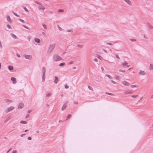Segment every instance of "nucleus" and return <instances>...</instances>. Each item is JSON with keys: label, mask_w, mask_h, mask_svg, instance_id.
I'll list each match as a JSON object with an SVG mask.
<instances>
[{"label": "nucleus", "mask_w": 153, "mask_h": 153, "mask_svg": "<svg viewBox=\"0 0 153 153\" xmlns=\"http://www.w3.org/2000/svg\"><path fill=\"white\" fill-rule=\"evenodd\" d=\"M58 81H59V79H58V77L56 76H55V80L54 81V82L56 84L57 83Z\"/></svg>", "instance_id": "nucleus-10"}, {"label": "nucleus", "mask_w": 153, "mask_h": 153, "mask_svg": "<svg viewBox=\"0 0 153 153\" xmlns=\"http://www.w3.org/2000/svg\"><path fill=\"white\" fill-rule=\"evenodd\" d=\"M42 33L43 35L46 36V34L44 32H42Z\"/></svg>", "instance_id": "nucleus-63"}, {"label": "nucleus", "mask_w": 153, "mask_h": 153, "mask_svg": "<svg viewBox=\"0 0 153 153\" xmlns=\"http://www.w3.org/2000/svg\"><path fill=\"white\" fill-rule=\"evenodd\" d=\"M8 69L10 71H11L13 69V67L12 66H9L8 67Z\"/></svg>", "instance_id": "nucleus-17"}, {"label": "nucleus", "mask_w": 153, "mask_h": 153, "mask_svg": "<svg viewBox=\"0 0 153 153\" xmlns=\"http://www.w3.org/2000/svg\"><path fill=\"white\" fill-rule=\"evenodd\" d=\"M122 83L125 86H129L130 85L129 83L128 82L126 81H123Z\"/></svg>", "instance_id": "nucleus-7"}, {"label": "nucleus", "mask_w": 153, "mask_h": 153, "mask_svg": "<svg viewBox=\"0 0 153 153\" xmlns=\"http://www.w3.org/2000/svg\"><path fill=\"white\" fill-rule=\"evenodd\" d=\"M150 98L151 99L153 98V94L150 97Z\"/></svg>", "instance_id": "nucleus-64"}, {"label": "nucleus", "mask_w": 153, "mask_h": 153, "mask_svg": "<svg viewBox=\"0 0 153 153\" xmlns=\"http://www.w3.org/2000/svg\"><path fill=\"white\" fill-rule=\"evenodd\" d=\"M65 88L67 89L69 88V86L68 85H67L65 84Z\"/></svg>", "instance_id": "nucleus-44"}, {"label": "nucleus", "mask_w": 153, "mask_h": 153, "mask_svg": "<svg viewBox=\"0 0 153 153\" xmlns=\"http://www.w3.org/2000/svg\"><path fill=\"white\" fill-rule=\"evenodd\" d=\"M16 56L18 57H20V55L18 53H17Z\"/></svg>", "instance_id": "nucleus-57"}, {"label": "nucleus", "mask_w": 153, "mask_h": 153, "mask_svg": "<svg viewBox=\"0 0 153 153\" xmlns=\"http://www.w3.org/2000/svg\"><path fill=\"white\" fill-rule=\"evenodd\" d=\"M31 139H32V138H31V137H28V140H31Z\"/></svg>", "instance_id": "nucleus-58"}, {"label": "nucleus", "mask_w": 153, "mask_h": 153, "mask_svg": "<svg viewBox=\"0 0 153 153\" xmlns=\"http://www.w3.org/2000/svg\"><path fill=\"white\" fill-rule=\"evenodd\" d=\"M46 72V69L45 67H43L42 68V74H45Z\"/></svg>", "instance_id": "nucleus-12"}, {"label": "nucleus", "mask_w": 153, "mask_h": 153, "mask_svg": "<svg viewBox=\"0 0 153 153\" xmlns=\"http://www.w3.org/2000/svg\"><path fill=\"white\" fill-rule=\"evenodd\" d=\"M106 76L108 77L110 79H111L112 78V77L109 75L106 74Z\"/></svg>", "instance_id": "nucleus-34"}, {"label": "nucleus", "mask_w": 153, "mask_h": 153, "mask_svg": "<svg viewBox=\"0 0 153 153\" xmlns=\"http://www.w3.org/2000/svg\"><path fill=\"white\" fill-rule=\"evenodd\" d=\"M105 94H108L109 95H114V94L112 93H108L107 92H105Z\"/></svg>", "instance_id": "nucleus-30"}, {"label": "nucleus", "mask_w": 153, "mask_h": 153, "mask_svg": "<svg viewBox=\"0 0 153 153\" xmlns=\"http://www.w3.org/2000/svg\"><path fill=\"white\" fill-rule=\"evenodd\" d=\"M17 151L16 150H13L12 152V153H16Z\"/></svg>", "instance_id": "nucleus-52"}, {"label": "nucleus", "mask_w": 153, "mask_h": 153, "mask_svg": "<svg viewBox=\"0 0 153 153\" xmlns=\"http://www.w3.org/2000/svg\"><path fill=\"white\" fill-rule=\"evenodd\" d=\"M98 56L97 57H98V58L99 59H101L100 58V57H101V56H100V55H98Z\"/></svg>", "instance_id": "nucleus-61"}, {"label": "nucleus", "mask_w": 153, "mask_h": 153, "mask_svg": "<svg viewBox=\"0 0 153 153\" xmlns=\"http://www.w3.org/2000/svg\"><path fill=\"white\" fill-rule=\"evenodd\" d=\"M23 26L25 28H26L27 29H29V27H28L27 26H26V25H23Z\"/></svg>", "instance_id": "nucleus-47"}, {"label": "nucleus", "mask_w": 153, "mask_h": 153, "mask_svg": "<svg viewBox=\"0 0 153 153\" xmlns=\"http://www.w3.org/2000/svg\"><path fill=\"white\" fill-rule=\"evenodd\" d=\"M10 35L13 38L16 39H18V37L13 33H11Z\"/></svg>", "instance_id": "nucleus-11"}, {"label": "nucleus", "mask_w": 153, "mask_h": 153, "mask_svg": "<svg viewBox=\"0 0 153 153\" xmlns=\"http://www.w3.org/2000/svg\"><path fill=\"white\" fill-rule=\"evenodd\" d=\"M106 44L111 45H113L112 43L109 42H107Z\"/></svg>", "instance_id": "nucleus-48"}, {"label": "nucleus", "mask_w": 153, "mask_h": 153, "mask_svg": "<svg viewBox=\"0 0 153 153\" xmlns=\"http://www.w3.org/2000/svg\"><path fill=\"white\" fill-rule=\"evenodd\" d=\"M55 45H56L55 44H53L50 45L48 49L47 53H51L55 47Z\"/></svg>", "instance_id": "nucleus-1"}, {"label": "nucleus", "mask_w": 153, "mask_h": 153, "mask_svg": "<svg viewBox=\"0 0 153 153\" xmlns=\"http://www.w3.org/2000/svg\"><path fill=\"white\" fill-rule=\"evenodd\" d=\"M35 41L38 43H39L40 42V40L39 39L37 38H35L34 39Z\"/></svg>", "instance_id": "nucleus-13"}, {"label": "nucleus", "mask_w": 153, "mask_h": 153, "mask_svg": "<svg viewBox=\"0 0 153 153\" xmlns=\"http://www.w3.org/2000/svg\"><path fill=\"white\" fill-rule=\"evenodd\" d=\"M139 74L141 75H144L146 74V73L144 71H142L140 70V72L139 73Z\"/></svg>", "instance_id": "nucleus-9"}, {"label": "nucleus", "mask_w": 153, "mask_h": 153, "mask_svg": "<svg viewBox=\"0 0 153 153\" xmlns=\"http://www.w3.org/2000/svg\"><path fill=\"white\" fill-rule=\"evenodd\" d=\"M6 18L7 19H11L10 18V16L9 15H7L6 16Z\"/></svg>", "instance_id": "nucleus-42"}, {"label": "nucleus", "mask_w": 153, "mask_h": 153, "mask_svg": "<svg viewBox=\"0 0 153 153\" xmlns=\"http://www.w3.org/2000/svg\"><path fill=\"white\" fill-rule=\"evenodd\" d=\"M57 27L59 29V30H61V31L62 30V28L61 27H60V26L58 25H57Z\"/></svg>", "instance_id": "nucleus-37"}, {"label": "nucleus", "mask_w": 153, "mask_h": 153, "mask_svg": "<svg viewBox=\"0 0 153 153\" xmlns=\"http://www.w3.org/2000/svg\"><path fill=\"white\" fill-rule=\"evenodd\" d=\"M67 32H73V30L72 29H71L70 30H67Z\"/></svg>", "instance_id": "nucleus-28"}, {"label": "nucleus", "mask_w": 153, "mask_h": 153, "mask_svg": "<svg viewBox=\"0 0 153 153\" xmlns=\"http://www.w3.org/2000/svg\"><path fill=\"white\" fill-rule=\"evenodd\" d=\"M42 26L43 27L45 28V29H46L47 28V27L45 24H43Z\"/></svg>", "instance_id": "nucleus-31"}, {"label": "nucleus", "mask_w": 153, "mask_h": 153, "mask_svg": "<svg viewBox=\"0 0 153 153\" xmlns=\"http://www.w3.org/2000/svg\"><path fill=\"white\" fill-rule=\"evenodd\" d=\"M53 60L55 61H57L61 60L62 58L57 54H55L53 56Z\"/></svg>", "instance_id": "nucleus-2"}, {"label": "nucleus", "mask_w": 153, "mask_h": 153, "mask_svg": "<svg viewBox=\"0 0 153 153\" xmlns=\"http://www.w3.org/2000/svg\"><path fill=\"white\" fill-rule=\"evenodd\" d=\"M11 118V117L10 116H8L6 119L5 121H4V123L6 122H7Z\"/></svg>", "instance_id": "nucleus-19"}, {"label": "nucleus", "mask_w": 153, "mask_h": 153, "mask_svg": "<svg viewBox=\"0 0 153 153\" xmlns=\"http://www.w3.org/2000/svg\"><path fill=\"white\" fill-rule=\"evenodd\" d=\"M128 4L130 5H131V3L129 0H124Z\"/></svg>", "instance_id": "nucleus-14"}, {"label": "nucleus", "mask_w": 153, "mask_h": 153, "mask_svg": "<svg viewBox=\"0 0 153 153\" xmlns=\"http://www.w3.org/2000/svg\"><path fill=\"white\" fill-rule=\"evenodd\" d=\"M11 80L13 81V83L15 84L16 82V79L14 77H12L11 78Z\"/></svg>", "instance_id": "nucleus-6"}, {"label": "nucleus", "mask_w": 153, "mask_h": 153, "mask_svg": "<svg viewBox=\"0 0 153 153\" xmlns=\"http://www.w3.org/2000/svg\"><path fill=\"white\" fill-rule=\"evenodd\" d=\"M138 95H132L131 96V97H133V98H135L136 97H138Z\"/></svg>", "instance_id": "nucleus-49"}, {"label": "nucleus", "mask_w": 153, "mask_h": 153, "mask_svg": "<svg viewBox=\"0 0 153 153\" xmlns=\"http://www.w3.org/2000/svg\"><path fill=\"white\" fill-rule=\"evenodd\" d=\"M2 46L1 44V42L0 41V48H2Z\"/></svg>", "instance_id": "nucleus-54"}, {"label": "nucleus", "mask_w": 153, "mask_h": 153, "mask_svg": "<svg viewBox=\"0 0 153 153\" xmlns=\"http://www.w3.org/2000/svg\"><path fill=\"white\" fill-rule=\"evenodd\" d=\"M20 123H22L24 124H27L26 122L23 121V120H22L20 121Z\"/></svg>", "instance_id": "nucleus-22"}, {"label": "nucleus", "mask_w": 153, "mask_h": 153, "mask_svg": "<svg viewBox=\"0 0 153 153\" xmlns=\"http://www.w3.org/2000/svg\"><path fill=\"white\" fill-rule=\"evenodd\" d=\"M71 115L70 114H68L67 117V118L66 119V120H68V119H69V118H70L71 117Z\"/></svg>", "instance_id": "nucleus-20"}, {"label": "nucleus", "mask_w": 153, "mask_h": 153, "mask_svg": "<svg viewBox=\"0 0 153 153\" xmlns=\"http://www.w3.org/2000/svg\"><path fill=\"white\" fill-rule=\"evenodd\" d=\"M148 25H149V27L151 29H152L153 28V26L150 23H148Z\"/></svg>", "instance_id": "nucleus-25"}, {"label": "nucleus", "mask_w": 153, "mask_h": 153, "mask_svg": "<svg viewBox=\"0 0 153 153\" xmlns=\"http://www.w3.org/2000/svg\"><path fill=\"white\" fill-rule=\"evenodd\" d=\"M13 13L16 16L18 17H20V16L19 15H18L17 14V13H15V12H13Z\"/></svg>", "instance_id": "nucleus-33"}, {"label": "nucleus", "mask_w": 153, "mask_h": 153, "mask_svg": "<svg viewBox=\"0 0 153 153\" xmlns=\"http://www.w3.org/2000/svg\"><path fill=\"white\" fill-rule=\"evenodd\" d=\"M115 56H116V58H117L118 59H120V57H119V56H118V55H117V54H116L115 55Z\"/></svg>", "instance_id": "nucleus-56"}, {"label": "nucleus", "mask_w": 153, "mask_h": 153, "mask_svg": "<svg viewBox=\"0 0 153 153\" xmlns=\"http://www.w3.org/2000/svg\"><path fill=\"white\" fill-rule=\"evenodd\" d=\"M6 100L7 102H12V100H9V99H6Z\"/></svg>", "instance_id": "nucleus-41"}, {"label": "nucleus", "mask_w": 153, "mask_h": 153, "mask_svg": "<svg viewBox=\"0 0 153 153\" xmlns=\"http://www.w3.org/2000/svg\"><path fill=\"white\" fill-rule=\"evenodd\" d=\"M29 114H27L26 116V118H27V117H29Z\"/></svg>", "instance_id": "nucleus-60"}, {"label": "nucleus", "mask_w": 153, "mask_h": 153, "mask_svg": "<svg viewBox=\"0 0 153 153\" xmlns=\"http://www.w3.org/2000/svg\"><path fill=\"white\" fill-rule=\"evenodd\" d=\"M65 65V63L64 62L61 63L59 64V65L60 66H64V65Z\"/></svg>", "instance_id": "nucleus-23"}, {"label": "nucleus", "mask_w": 153, "mask_h": 153, "mask_svg": "<svg viewBox=\"0 0 153 153\" xmlns=\"http://www.w3.org/2000/svg\"><path fill=\"white\" fill-rule=\"evenodd\" d=\"M130 40L132 42H134L136 41V40L134 39H130Z\"/></svg>", "instance_id": "nucleus-40"}, {"label": "nucleus", "mask_w": 153, "mask_h": 153, "mask_svg": "<svg viewBox=\"0 0 153 153\" xmlns=\"http://www.w3.org/2000/svg\"><path fill=\"white\" fill-rule=\"evenodd\" d=\"M22 7H23V8H24V9L25 10V11L27 12H28V10L25 7L23 6H22Z\"/></svg>", "instance_id": "nucleus-24"}, {"label": "nucleus", "mask_w": 153, "mask_h": 153, "mask_svg": "<svg viewBox=\"0 0 153 153\" xmlns=\"http://www.w3.org/2000/svg\"><path fill=\"white\" fill-rule=\"evenodd\" d=\"M51 93H48L47 95H46V96L48 97H49V96H50L51 95Z\"/></svg>", "instance_id": "nucleus-35"}, {"label": "nucleus", "mask_w": 153, "mask_h": 153, "mask_svg": "<svg viewBox=\"0 0 153 153\" xmlns=\"http://www.w3.org/2000/svg\"><path fill=\"white\" fill-rule=\"evenodd\" d=\"M41 5V7H39V9L44 10L45 9V8L44 6H42V4Z\"/></svg>", "instance_id": "nucleus-15"}, {"label": "nucleus", "mask_w": 153, "mask_h": 153, "mask_svg": "<svg viewBox=\"0 0 153 153\" xmlns=\"http://www.w3.org/2000/svg\"><path fill=\"white\" fill-rule=\"evenodd\" d=\"M149 68L150 70H153V64H151L149 66Z\"/></svg>", "instance_id": "nucleus-18"}, {"label": "nucleus", "mask_w": 153, "mask_h": 153, "mask_svg": "<svg viewBox=\"0 0 153 153\" xmlns=\"http://www.w3.org/2000/svg\"><path fill=\"white\" fill-rule=\"evenodd\" d=\"M31 111H32L31 110H29L28 111V113H30Z\"/></svg>", "instance_id": "nucleus-62"}, {"label": "nucleus", "mask_w": 153, "mask_h": 153, "mask_svg": "<svg viewBox=\"0 0 153 153\" xmlns=\"http://www.w3.org/2000/svg\"><path fill=\"white\" fill-rule=\"evenodd\" d=\"M115 76H116V77H115L116 79H117L118 80H119V79L120 78V77L117 75H116Z\"/></svg>", "instance_id": "nucleus-36"}, {"label": "nucleus", "mask_w": 153, "mask_h": 153, "mask_svg": "<svg viewBox=\"0 0 153 153\" xmlns=\"http://www.w3.org/2000/svg\"><path fill=\"white\" fill-rule=\"evenodd\" d=\"M131 88H133L134 87H137V86L135 85H131Z\"/></svg>", "instance_id": "nucleus-38"}, {"label": "nucleus", "mask_w": 153, "mask_h": 153, "mask_svg": "<svg viewBox=\"0 0 153 153\" xmlns=\"http://www.w3.org/2000/svg\"><path fill=\"white\" fill-rule=\"evenodd\" d=\"M74 103L75 104H78V103L77 101H74Z\"/></svg>", "instance_id": "nucleus-53"}, {"label": "nucleus", "mask_w": 153, "mask_h": 153, "mask_svg": "<svg viewBox=\"0 0 153 153\" xmlns=\"http://www.w3.org/2000/svg\"><path fill=\"white\" fill-rule=\"evenodd\" d=\"M77 47H79V48H82L83 47V45H80L79 44H78L77 45Z\"/></svg>", "instance_id": "nucleus-39"}, {"label": "nucleus", "mask_w": 153, "mask_h": 153, "mask_svg": "<svg viewBox=\"0 0 153 153\" xmlns=\"http://www.w3.org/2000/svg\"><path fill=\"white\" fill-rule=\"evenodd\" d=\"M23 56L25 58L29 59H31L32 58V56L30 55H26L25 54Z\"/></svg>", "instance_id": "nucleus-4"}, {"label": "nucleus", "mask_w": 153, "mask_h": 153, "mask_svg": "<svg viewBox=\"0 0 153 153\" xmlns=\"http://www.w3.org/2000/svg\"><path fill=\"white\" fill-rule=\"evenodd\" d=\"M111 82L112 83H114V84H116V82H115V81H113V80H111Z\"/></svg>", "instance_id": "nucleus-51"}, {"label": "nucleus", "mask_w": 153, "mask_h": 153, "mask_svg": "<svg viewBox=\"0 0 153 153\" xmlns=\"http://www.w3.org/2000/svg\"><path fill=\"white\" fill-rule=\"evenodd\" d=\"M12 149L11 148H10V149H9L6 152V153H8V152H9Z\"/></svg>", "instance_id": "nucleus-55"}, {"label": "nucleus", "mask_w": 153, "mask_h": 153, "mask_svg": "<svg viewBox=\"0 0 153 153\" xmlns=\"http://www.w3.org/2000/svg\"><path fill=\"white\" fill-rule=\"evenodd\" d=\"M67 102L65 103L63 105V106L62 108V110L63 111L65 110L67 106L66 104L67 103Z\"/></svg>", "instance_id": "nucleus-8"}, {"label": "nucleus", "mask_w": 153, "mask_h": 153, "mask_svg": "<svg viewBox=\"0 0 153 153\" xmlns=\"http://www.w3.org/2000/svg\"><path fill=\"white\" fill-rule=\"evenodd\" d=\"M88 88L90 90H93V88H92L90 86H88Z\"/></svg>", "instance_id": "nucleus-46"}, {"label": "nucleus", "mask_w": 153, "mask_h": 153, "mask_svg": "<svg viewBox=\"0 0 153 153\" xmlns=\"http://www.w3.org/2000/svg\"><path fill=\"white\" fill-rule=\"evenodd\" d=\"M42 81L44 82L45 80V74H42Z\"/></svg>", "instance_id": "nucleus-16"}, {"label": "nucleus", "mask_w": 153, "mask_h": 153, "mask_svg": "<svg viewBox=\"0 0 153 153\" xmlns=\"http://www.w3.org/2000/svg\"><path fill=\"white\" fill-rule=\"evenodd\" d=\"M94 61L95 62H97L98 60L96 58H95L94 59Z\"/></svg>", "instance_id": "nucleus-50"}, {"label": "nucleus", "mask_w": 153, "mask_h": 153, "mask_svg": "<svg viewBox=\"0 0 153 153\" xmlns=\"http://www.w3.org/2000/svg\"><path fill=\"white\" fill-rule=\"evenodd\" d=\"M7 28H8L9 29H11L12 28L11 26L8 24L7 25Z\"/></svg>", "instance_id": "nucleus-32"}, {"label": "nucleus", "mask_w": 153, "mask_h": 153, "mask_svg": "<svg viewBox=\"0 0 153 153\" xmlns=\"http://www.w3.org/2000/svg\"><path fill=\"white\" fill-rule=\"evenodd\" d=\"M102 50L104 51L106 53H107V51L105 50V49H102Z\"/></svg>", "instance_id": "nucleus-59"}, {"label": "nucleus", "mask_w": 153, "mask_h": 153, "mask_svg": "<svg viewBox=\"0 0 153 153\" xmlns=\"http://www.w3.org/2000/svg\"><path fill=\"white\" fill-rule=\"evenodd\" d=\"M73 61H71V62H68V65H71V64H73Z\"/></svg>", "instance_id": "nucleus-43"}, {"label": "nucleus", "mask_w": 153, "mask_h": 153, "mask_svg": "<svg viewBox=\"0 0 153 153\" xmlns=\"http://www.w3.org/2000/svg\"><path fill=\"white\" fill-rule=\"evenodd\" d=\"M24 106V104L22 102H20L19 103L18 106V108L21 109Z\"/></svg>", "instance_id": "nucleus-5"}, {"label": "nucleus", "mask_w": 153, "mask_h": 153, "mask_svg": "<svg viewBox=\"0 0 153 153\" xmlns=\"http://www.w3.org/2000/svg\"><path fill=\"white\" fill-rule=\"evenodd\" d=\"M64 11V10L63 9H59L58 10V12H62Z\"/></svg>", "instance_id": "nucleus-29"}, {"label": "nucleus", "mask_w": 153, "mask_h": 153, "mask_svg": "<svg viewBox=\"0 0 153 153\" xmlns=\"http://www.w3.org/2000/svg\"><path fill=\"white\" fill-rule=\"evenodd\" d=\"M128 64V63H127L126 62H123V63H122V65H123V66H126V65Z\"/></svg>", "instance_id": "nucleus-26"}, {"label": "nucleus", "mask_w": 153, "mask_h": 153, "mask_svg": "<svg viewBox=\"0 0 153 153\" xmlns=\"http://www.w3.org/2000/svg\"><path fill=\"white\" fill-rule=\"evenodd\" d=\"M14 108V107L12 106L8 107L5 110V112L6 113H7L9 111H11L13 110Z\"/></svg>", "instance_id": "nucleus-3"}, {"label": "nucleus", "mask_w": 153, "mask_h": 153, "mask_svg": "<svg viewBox=\"0 0 153 153\" xmlns=\"http://www.w3.org/2000/svg\"><path fill=\"white\" fill-rule=\"evenodd\" d=\"M119 71L120 72H125V71L123 70H122L121 69H120L119 70Z\"/></svg>", "instance_id": "nucleus-45"}, {"label": "nucleus", "mask_w": 153, "mask_h": 153, "mask_svg": "<svg viewBox=\"0 0 153 153\" xmlns=\"http://www.w3.org/2000/svg\"><path fill=\"white\" fill-rule=\"evenodd\" d=\"M133 92V91H127V94H130L132 93Z\"/></svg>", "instance_id": "nucleus-27"}, {"label": "nucleus", "mask_w": 153, "mask_h": 153, "mask_svg": "<svg viewBox=\"0 0 153 153\" xmlns=\"http://www.w3.org/2000/svg\"><path fill=\"white\" fill-rule=\"evenodd\" d=\"M34 2H35V3L37 4H39L40 5H41L42 3L39 2H38L37 1H35Z\"/></svg>", "instance_id": "nucleus-21"}]
</instances>
